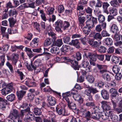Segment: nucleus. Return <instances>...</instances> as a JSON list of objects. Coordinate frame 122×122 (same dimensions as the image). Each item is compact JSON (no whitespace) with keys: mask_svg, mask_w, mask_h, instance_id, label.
<instances>
[{"mask_svg":"<svg viewBox=\"0 0 122 122\" xmlns=\"http://www.w3.org/2000/svg\"><path fill=\"white\" fill-rule=\"evenodd\" d=\"M101 24H98L96 25L95 28V30L97 32H100L102 30Z\"/></svg>","mask_w":122,"mask_h":122,"instance_id":"obj_50","label":"nucleus"},{"mask_svg":"<svg viewBox=\"0 0 122 122\" xmlns=\"http://www.w3.org/2000/svg\"><path fill=\"white\" fill-rule=\"evenodd\" d=\"M55 10L54 8L50 7H49L47 9L46 12V14L49 15L52 14L53 13V12Z\"/></svg>","mask_w":122,"mask_h":122,"instance_id":"obj_44","label":"nucleus"},{"mask_svg":"<svg viewBox=\"0 0 122 122\" xmlns=\"http://www.w3.org/2000/svg\"><path fill=\"white\" fill-rule=\"evenodd\" d=\"M38 66V63L37 61H35L33 63H31L30 64H29L26 66V67L28 70L32 71L33 70H34V72L37 73L39 71H37V68Z\"/></svg>","mask_w":122,"mask_h":122,"instance_id":"obj_4","label":"nucleus"},{"mask_svg":"<svg viewBox=\"0 0 122 122\" xmlns=\"http://www.w3.org/2000/svg\"><path fill=\"white\" fill-rule=\"evenodd\" d=\"M45 117L46 118L48 117L49 119H51V120L56 121L55 119V115L51 111H49L47 113V115L45 116Z\"/></svg>","mask_w":122,"mask_h":122,"instance_id":"obj_19","label":"nucleus"},{"mask_svg":"<svg viewBox=\"0 0 122 122\" xmlns=\"http://www.w3.org/2000/svg\"><path fill=\"white\" fill-rule=\"evenodd\" d=\"M11 92V90L10 89H9L6 87L3 88L1 90L2 94L4 96H6Z\"/></svg>","mask_w":122,"mask_h":122,"instance_id":"obj_29","label":"nucleus"},{"mask_svg":"<svg viewBox=\"0 0 122 122\" xmlns=\"http://www.w3.org/2000/svg\"><path fill=\"white\" fill-rule=\"evenodd\" d=\"M109 12L110 15L114 16H116L117 14V9L114 8H110L109 10Z\"/></svg>","mask_w":122,"mask_h":122,"instance_id":"obj_30","label":"nucleus"},{"mask_svg":"<svg viewBox=\"0 0 122 122\" xmlns=\"http://www.w3.org/2000/svg\"><path fill=\"white\" fill-rule=\"evenodd\" d=\"M0 67L1 68L4 65L5 62V58L4 56H0Z\"/></svg>","mask_w":122,"mask_h":122,"instance_id":"obj_53","label":"nucleus"},{"mask_svg":"<svg viewBox=\"0 0 122 122\" xmlns=\"http://www.w3.org/2000/svg\"><path fill=\"white\" fill-rule=\"evenodd\" d=\"M46 34L51 36L52 38L53 41L56 40V34L53 31L51 28L50 26H48L46 27Z\"/></svg>","mask_w":122,"mask_h":122,"instance_id":"obj_6","label":"nucleus"},{"mask_svg":"<svg viewBox=\"0 0 122 122\" xmlns=\"http://www.w3.org/2000/svg\"><path fill=\"white\" fill-rule=\"evenodd\" d=\"M56 110L57 113L59 115L66 116V114L65 112V110L61 107L60 105H58L56 107Z\"/></svg>","mask_w":122,"mask_h":122,"instance_id":"obj_8","label":"nucleus"},{"mask_svg":"<svg viewBox=\"0 0 122 122\" xmlns=\"http://www.w3.org/2000/svg\"><path fill=\"white\" fill-rule=\"evenodd\" d=\"M101 94L103 99L107 100L109 99V94L107 91L105 90H102L101 91Z\"/></svg>","mask_w":122,"mask_h":122,"instance_id":"obj_23","label":"nucleus"},{"mask_svg":"<svg viewBox=\"0 0 122 122\" xmlns=\"http://www.w3.org/2000/svg\"><path fill=\"white\" fill-rule=\"evenodd\" d=\"M91 17H86L87 20L86 22V26L90 28H92L94 26Z\"/></svg>","mask_w":122,"mask_h":122,"instance_id":"obj_13","label":"nucleus"},{"mask_svg":"<svg viewBox=\"0 0 122 122\" xmlns=\"http://www.w3.org/2000/svg\"><path fill=\"white\" fill-rule=\"evenodd\" d=\"M32 51L35 52L42 53L43 50H42L41 48H34L32 49Z\"/></svg>","mask_w":122,"mask_h":122,"instance_id":"obj_59","label":"nucleus"},{"mask_svg":"<svg viewBox=\"0 0 122 122\" xmlns=\"http://www.w3.org/2000/svg\"><path fill=\"white\" fill-rule=\"evenodd\" d=\"M7 66L9 68L11 72H13V67L12 65L9 62L7 61L6 63Z\"/></svg>","mask_w":122,"mask_h":122,"instance_id":"obj_57","label":"nucleus"},{"mask_svg":"<svg viewBox=\"0 0 122 122\" xmlns=\"http://www.w3.org/2000/svg\"><path fill=\"white\" fill-rule=\"evenodd\" d=\"M61 51L63 53H65L69 51L72 50L73 48H71L70 46L68 45H64L61 48Z\"/></svg>","mask_w":122,"mask_h":122,"instance_id":"obj_12","label":"nucleus"},{"mask_svg":"<svg viewBox=\"0 0 122 122\" xmlns=\"http://www.w3.org/2000/svg\"><path fill=\"white\" fill-rule=\"evenodd\" d=\"M100 119L103 121H109V116L106 113L101 112L100 113Z\"/></svg>","mask_w":122,"mask_h":122,"instance_id":"obj_22","label":"nucleus"},{"mask_svg":"<svg viewBox=\"0 0 122 122\" xmlns=\"http://www.w3.org/2000/svg\"><path fill=\"white\" fill-rule=\"evenodd\" d=\"M113 41L112 39L109 37L106 39L105 43L107 45H110L112 44Z\"/></svg>","mask_w":122,"mask_h":122,"instance_id":"obj_48","label":"nucleus"},{"mask_svg":"<svg viewBox=\"0 0 122 122\" xmlns=\"http://www.w3.org/2000/svg\"><path fill=\"white\" fill-rule=\"evenodd\" d=\"M112 61L115 64L118 63L119 61V58L116 56H114L112 57Z\"/></svg>","mask_w":122,"mask_h":122,"instance_id":"obj_52","label":"nucleus"},{"mask_svg":"<svg viewBox=\"0 0 122 122\" xmlns=\"http://www.w3.org/2000/svg\"><path fill=\"white\" fill-rule=\"evenodd\" d=\"M25 91H17L16 92V95L18 99L21 100L22 99L24 96L26 94Z\"/></svg>","mask_w":122,"mask_h":122,"instance_id":"obj_16","label":"nucleus"},{"mask_svg":"<svg viewBox=\"0 0 122 122\" xmlns=\"http://www.w3.org/2000/svg\"><path fill=\"white\" fill-rule=\"evenodd\" d=\"M119 33H114L115 34L113 37V39L116 41H117L119 40L120 39V37L118 34Z\"/></svg>","mask_w":122,"mask_h":122,"instance_id":"obj_64","label":"nucleus"},{"mask_svg":"<svg viewBox=\"0 0 122 122\" xmlns=\"http://www.w3.org/2000/svg\"><path fill=\"white\" fill-rule=\"evenodd\" d=\"M10 26L11 27H13L16 21L13 18H10L8 19Z\"/></svg>","mask_w":122,"mask_h":122,"instance_id":"obj_38","label":"nucleus"},{"mask_svg":"<svg viewBox=\"0 0 122 122\" xmlns=\"http://www.w3.org/2000/svg\"><path fill=\"white\" fill-rule=\"evenodd\" d=\"M102 2L100 0H97V2L95 5L96 7H101L102 6Z\"/></svg>","mask_w":122,"mask_h":122,"instance_id":"obj_62","label":"nucleus"},{"mask_svg":"<svg viewBox=\"0 0 122 122\" xmlns=\"http://www.w3.org/2000/svg\"><path fill=\"white\" fill-rule=\"evenodd\" d=\"M38 38H35L31 42L30 46L33 47H37L38 45Z\"/></svg>","mask_w":122,"mask_h":122,"instance_id":"obj_27","label":"nucleus"},{"mask_svg":"<svg viewBox=\"0 0 122 122\" xmlns=\"http://www.w3.org/2000/svg\"><path fill=\"white\" fill-rule=\"evenodd\" d=\"M100 102L102 105V107L104 110L108 111L111 109L110 107L108 104V102L107 101H102Z\"/></svg>","mask_w":122,"mask_h":122,"instance_id":"obj_15","label":"nucleus"},{"mask_svg":"<svg viewBox=\"0 0 122 122\" xmlns=\"http://www.w3.org/2000/svg\"><path fill=\"white\" fill-rule=\"evenodd\" d=\"M95 56H96V54L94 55L92 53H89L88 54V56L90 59V60L91 61H96V59L95 57Z\"/></svg>","mask_w":122,"mask_h":122,"instance_id":"obj_42","label":"nucleus"},{"mask_svg":"<svg viewBox=\"0 0 122 122\" xmlns=\"http://www.w3.org/2000/svg\"><path fill=\"white\" fill-rule=\"evenodd\" d=\"M109 92L111 94V97L112 99L116 98L117 96L119 95L117 90L114 88H112L110 89Z\"/></svg>","mask_w":122,"mask_h":122,"instance_id":"obj_10","label":"nucleus"},{"mask_svg":"<svg viewBox=\"0 0 122 122\" xmlns=\"http://www.w3.org/2000/svg\"><path fill=\"white\" fill-rule=\"evenodd\" d=\"M55 29L57 32H62V30L61 29L62 28V21L61 20H58L55 23Z\"/></svg>","mask_w":122,"mask_h":122,"instance_id":"obj_5","label":"nucleus"},{"mask_svg":"<svg viewBox=\"0 0 122 122\" xmlns=\"http://www.w3.org/2000/svg\"><path fill=\"white\" fill-rule=\"evenodd\" d=\"M19 55L17 54L13 53L11 55V60L14 66H17V63L18 62Z\"/></svg>","mask_w":122,"mask_h":122,"instance_id":"obj_9","label":"nucleus"},{"mask_svg":"<svg viewBox=\"0 0 122 122\" xmlns=\"http://www.w3.org/2000/svg\"><path fill=\"white\" fill-rule=\"evenodd\" d=\"M94 112L100 113V107L99 106H95L93 108Z\"/></svg>","mask_w":122,"mask_h":122,"instance_id":"obj_63","label":"nucleus"},{"mask_svg":"<svg viewBox=\"0 0 122 122\" xmlns=\"http://www.w3.org/2000/svg\"><path fill=\"white\" fill-rule=\"evenodd\" d=\"M8 13L9 15L10 16H15V17L17 14V12L16 9H11L8 11Z\"/></svg>","mask_w":122,"mask_h":122,"instance_id":"obj_32","label":"nucleus"},{"mask_svg":"<svg viewBox=\"0 0 122 122\" xmlns=\"http://www.w3.org/2000/svg\"><path fill=\"white\" fill-rule=\"evenodd\" d=\"M72 95H73V97L75 101L78 102L81 104H83V98L79 94L77 93H74L72 92H69L65 93L63 96H64L68 97Z\"/></svg>","mask_w":122,"mask_h":122,"instance_id":"obj_2","label":"nucleus"},{"mask_svg":"<svg viewBox=\"0 0 122 122\" xmlns=\"http://www.w3.org/2000/svg\"><path fill=\"white\" fill-rule=\"evenodd\" d=\"M50 51L53 55H55L59 54V50L58 47L52 45L51 46Z\"/></svg>","mask_w":122,"mask_h":122,"instance_id":"obj_14","label":"nucleus"},{"mask_svg":"<svg viewBox=\"0 0 122 122\" xmlns=\"http://www.w3.org/2000/svg\"><path fill=\"white\" fill-rule=\"evenodd\" d=\"M89 63L87 61H86L85 59L83 60L81 64L82 66L84 68H86L88 66Z\"/></svg>","mask_w":122,"mask_h":122,"instance_id":"obj_51","label":"nucleus"},{"mask_svg":"<svg viewBox=\"0 0 122 122\" xmlns=\"http://www.w3.org/2000/svg\"><path fill=\"white\" fill-rule=\"evenodd\" d=\"M87 1H80L77 7V10L80 11L82 10L83 9L84 7L82 5L87 4Z\"/></svg>","mask_w":122,"mask_h":122,"instance_id":"obj_18","label":"nucleus"},{"mask_svg":"<svg viewBox=\"0 0 122 122\" xmlns=\"http://www.w3.org/2000/svg\"><path fill=\"white\" fill-rule=\"evenodd\" d=\"M7 104V101L0 103V108L2 110H4Z\"/></svg>","mask_w":122,"mask_h":122,"instance_id":"obj_46","label":"nucleus"},{"mask_svg":"<svg viewBox=\"0 0 122 122\" xmlns=\"http://www.w3.org/2000/svg\"><path fill=\"white\" fill-rule=\"evenodd\" d=\"M33 112L36 115L39 116L41 114V109L38 108H35L34 109Z\"/></svg>","mask_w":122,"mask_h":122,"instance_id":"obj_37","label":"nucleus"},{"mask_svg":"<svg viewBox=\"0 0 122 122\" xmlns=\"http://www.w3.org/2000/svg\"><path fill=\"white\" fill-rule=\"evenodd\" d=\"M112 121L114 122H117L118 121V117L116 115H114L110 118Z\"/></svg>","mask_w":122,"mask_h":122,"instance_id":"obj_61","label":"nucleus"},{"mask_svg":"<svg viewBox=\"0 0 122 122\" xmlns=\"http://www.w3.org/2000/svg\"><path fill=\"white\" fill-rule=\"evenodd\" d=\"M96 66L98 69L99 72L102 75V77L104 79L107 81L111 80L113 76V75L111 73H107L106 66L97 64Z\"/></svg>","mask_w":122,"mask_h":122,"instance_id":"obj_1","label":"nucleus"},{"mask_svg":"<svg viewBox=\"0 0 122 122\" xmlns=\"http://www.w3.org/2000/svg\"><path fill=\"white\" fill-rule=\"evenodd\" d=\"M84 117H91V113L88 110L86 111L84 114L82 115Z\"/></svg>","mask_w":122,"mask_h":122,"instance_id":"obj_60","label":"nucleus"},{"mask_svg":"<svg viewBox=\"0 0 122 122\" xmlns=\"http://www.w3.org/2000/svg\"><path fill=\"white\" fill-rule=\"evenodd\" d=\"M63 41L65 43L68 44L70 40V37L68 36H64L63 38Z\"/></svg>","mask_w":122,"mask_h":122,"instance_id":"obj_55","label":"nucleus"},{"mask_svg":"<svg viewBox=\"0 0 122 122\" xmlns=\"http://www.w3.org/2000/svg\"><path fill=\"white\" fill-rule=\"evenodd\" d=\"M86 13L88 14L86 15V17H91L92 16V9L90 7H88L85 10Z\"/></svg>","mask_w":122,"mask_h":122,"instance_id":"obj_26","label":"nucleus"},{"mask_svg":"<svg viewBox=\"0 0 122 122\" xmlns=\"http://www.w3.org/2000/svg\"><path fill=\"white\" fill-rule=\"evenodd\" d=\"M47 100L49 104L51 106L54 105L56 104V101L55 98L50 96H47Z\"/></svg>","mask_w":122,"mask_h":122,"instance_id":"obj_17","label":"nucleus"},{"mask_svg":"<svg viewBox=\"0 0 122 122\" xmlns=\"http://www.w3.org/2000/svg\"><path fill=\"white\" fill-rule=\"evenodd\" d=\"M6 98L8 100L12 102L14 100L15 98V95L13 94H11L8 95Z\"/></svg>","mask_w":122,"mask_h":122,"instance_id":"obj_43","label":"nucleus"},{"mask_svg":"<svg viewBox=\"0 0 122 122\" xmlns=\"http://www.w3.org/2000/svg\"><path fill=\"white\" fill-rule=\"evenodd\" d=\"M69 44L70 45L73 46L79 49L80 48L79 40L77 39L72 40L69 43Z\"/></svg>","mask_w":122,"mask_h":122,"instance_id":"obj_11","label":"nucleus"},{"mask_svg":"<svg viewBox=\"0 0 122 122\" xmlns=\"http://www.w3.org/2000/svg\"><path fill=\"white\" fill-rule=\"evenodd\" d=\"M107 50L106 48L104 46H101L98 48V51L101 53H104Z\"/></svg>","mask_w":122,"mask_h":122,"instance_id":"obj_40","label":"nucleus"},{"mask_svg":"<svg viewBox=\"0 0 122 122\" xmlns=\"http://www.w3.org/2000/svg\"><path fill=\"white\" fill-rule=\"evenodd\" d=\"M10 119H17L20 117V115L18 111L16 109H13L11 111L9 116Z\"/></svg>","mask_w":122,"mask_h":122,"instance_id":"obj_7","label":"nucleus"},{"mask_svg":"<svg viewBox=\"0 0 122 122\" xmlns=\"http://www.w3.org/2000/svg\"><path fill=\"white\" fill-rule=\"evenodd\" d=\"M110 3L111 5L114 7H117L119 5L117 0H112Z\"/></svg>","mask_w":122,"mask_h":122,"instance_id":"obj_36","label":"nucleus"},{"mask_svg":"<svg viewBox=\"0 0 122 122\" xmlns=\"http://www.w3.org/2000/svg\"><path fill=\"white\" fill-rule=\"evenodd\" d=\"M53 44L54 46L60 47L62 44V42L61 39H59L55 41H53Z\"/></svg>","mask_w":122,"mask_h":122,"instance_id":"obj_28","label":"nucleus"},{"mask_svg":"<svg viewBox=\"0 0 122 122\" xmlns=\"http://www.w3.org/2000/svg\"><path fill=\"white\" fill-rule=\"evenodd\" d=\"M98 20L100 23H102V22L104 21L105 18V16L102 15H100L98 16Z\"/></svg>","mask_w":122,"mask_h":122,"instance_id":"obj_45","label":"nucleus"},{"mask_svg":"<svg viewBox=\"0 0 122 122\" xmlns=\"http://www.w3.org/2000/svg\"><path fill=\"white\" fill-rule=\"evenodd\" d=\"M85 98L87 102L92 101L93 100L92 97L91 95L86 96L85 97Z\"/></svg>","mask_w":122,"mask_h":122,"instance_id":"obj_56","label":"nucleus"},{"mask_svg":"<svg viewBox=\"0 0 122 122\" xmlns=\"http://www.w3.org/2000/svg\"><path fill=\"white\" fill-rule=\"evenodd\" d=\"M71 64L72 66L75 70H78L80 67L78 65V63L76 61L72 60Z\"/></svg>","mask_w":122,"mask_h":122,"instance_id":"obj_24","label":"nucleus"},{"mask_svg":"<svg viewBox=\"0 0 122 122\" xmlns=\"http://www.w3.org/2000/svg\"><path fill=\"white\" fill-rule=\"evenodd\" d=\"M112 70L114 73L117 74L120 70V68L118 66L115 65L113 67Z\"/></svg>","mask_w":122,"mask_h":122,"instance_id":"obj_41","label":"nucleus"},{"mask_svg":"<svg viewBox=\"0 0 122 122\" xmlns=\"http://www.w3.org/2000/svg\"><path fill=\"white\" fill-rule=\"evenodd\" d=\"M79 25L81 29L84 25V23L85 20V17L84 16L79 17L78 18Z\"/></svg>","mask_w":122,"mask_h":122,"instance_id":"obj_21","label":"nucleus"},{"mask_svg":"<svg viewBox=\"0 0 122 122\" xmlns=\"http://www.w3.org/2000/svg\"><path fill=\"white\" fill-rule=\"evenodd\" d=\"M29 111V107H28L27 108L24 110H22L20 111V116L21 118L23 117L25 115L27 114L28 112Z\"/></svg>","mask_w":122,"mask_h":122,"instance_id":"obj_31","label":"nucleus"},{"mask_svg":"<svg viewBox=\"0 0 122 122\" xmlns=\"http://www.w3.org/2000/svg\"><path fill=\"white\" fill-rule=\"evenodd\" d=\"M68 106L70 109L74 110L76 113H79V110L76 108V104L75 103L71 102L69 103L68 104Z\"/></svg>","mask_w":122,"mask_h":122,"instance_id":"obj_20","label":"nucleus"},{"mask_svg":"<svg viewBox=\"0 0 122 122\" xmlns=\"http://www.w3.org/2000/svg\"><path fill=\"white\" fill-rule=\"evenodd\" d=\"M90 28L85 26L83 28H82V29L84 33L86 35H88L89 34L91 31Z\"/></svg>","mask_w":122,"mask_h":122,"instance_id":"obj_39","label":"nucleus"},{"mask_svg":"<svg viewBox=\"0 0 122 122\" xmlns=\"http://www.w3.org/2000/svg\"><path fill=\"white\" fill-rule=\"evenodd\" d=\"M62 28L64 30L68 29L69 27L70 26V23L67 21H64L63 23Z\"/></svg>","mask_w":122,"mask_h":122,"instance_id":"obj_34","label":"nucleus"},{"mask_svg":"<svg viewBox=\"0 0 122 122\" xmlns=\"http://www.w3.org/2000/svg\"><path fill=\"white\" fill-rule=\"evenodd\" d=\"M100 113L94 112L92 113L91 117L94 119L98 120L100 119Z\"/></svg>","mask_w":122,"mask_h":122,"instance_id":"obj_33","label":"nucleus"},{"mask_svg":"<svg viewBox=\"0 0 122 122\" xmlns=\"http://www.w3.org/2000/svg\"><path fill=\"white\" fill-rule=\"evenodd\" d=\"M111 31L114 33H119V31L117 26L115 24L113 25L111 28Z\"/></svg>","mask_w":122,"mask_h":122,"instance_id":"obj_25","label":"nucleus"},{"mask_svg":"<svg viewBox=\"0 0 122 122\" xmlns=\"http://www.w3.org/2000/svg\"><path fill=\"white\" fill-rule=\"evenodd\" d=\"M40 12L41 15V16L42 19L44 21H46V17L45 13H44V11L41 10H40Z\"/></svg>","mask_w":122,"mask_h":122,"instance_id":"obj_54","label":"nucleus"},{"mask_svg":"<svg viewBox=\"0 0 122 122\" xmlns=\"http://www.w3.org/2000/svg\"><path fill=\"white\" fill-rule=\"evenodd\" d=\"M87 80L90 83H93L94 81V79L93 76L91 75H89L86 77Z\"/></svg>","mask_w":122,"mask_h":122,"instance_id":"obj_47","label":"nucleus"},{"mask_svg":"<svg viewBox=\"0 0 122 122\" xmlns=\"http://www.w3.org/2000/svg\"><path fill=\"white\" fill-rule=\"evenodd\" d=\"M76 56L77 60L79 61L81 58L82 54L80 52H78L76 53Z\"/></svg>","mask_w":122,"mask_h":122,"instance_id":"obj_58","label":"nucleus"},{"mask_svg":"<svg viewBox=\"0 0 122 122\" xmlns=\"http://www.w3.org/2000/svg\"><path fill=\"white\" fill-rule=\"evenodd\" d=\"M100 32H97L96 33L94 36V38L96 39H98L101 40L102 39V37Z\"/></svg>","mask_w":122,"mask_h":122,"instance_id":"obj_49","label":"nucleus"},{"mask_svg":"<svg viewBox=\"0 0 122 122\" xmlns=\"http://www.w3.org/2000/svg\"><path fill=\"white\" fill-rule=\"evenodd\" d=\"M52 41H53L52 39V40L49 38L46 39L44 43V46H46L50 45L52 43Z\"/></svg>","mask_w":122,"mask_h":122,"instance_id":"obj_35","label":"nucleus"},{"mask_svg":"<svg viewBox=\"0 0 122 122\" xmlns=\"http://www.w3.org/2000/svg\"><path fill=\"white\" fill-rule=\"evenodd\" d=\"M88 43L92 47L98 48L102 44V42L100 41H95L93 39L89 40Z\"/></svg>","mask_w":122,"mask_h":122,"instance_id":"obj_3","label":"nucleus"}]
</instances>
